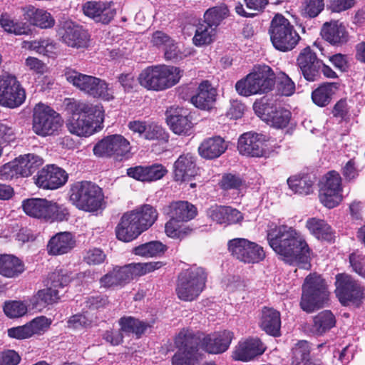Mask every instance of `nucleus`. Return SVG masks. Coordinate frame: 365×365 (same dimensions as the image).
I'll list each match as a JSON object with an SVG mask.
<instances>
[{"label":"nucleus","mask_w":365,"mask_h":365,"mask_svg":"<svg viewBox=\"0 0 365 365\" xmlns=\"http://www.w3.org/2000/svg\"><path fill=\"white\" fill-rule=\"evenodd\" d=\"M349 260L354 270L359 275L365 277V255L357 252L352 253Z\"/></svg>","instance_id":"obj_64"},{"label":"nucleus","mask_w":365,"mask_h":365,"mask_svg":"<svg viewBox=\"0 0 365 365\" xmlns=\"http://www.w3.org/2000/svg\"><path fill=\"white\" fill-rule=\"evenodd\" d=\"M120 330L125 334H135L138 336L141 335L150 327L144 322L140 321L133 317H123L119 319Z\"/></svg>","instance_id":"obj_50"},{"label":"nucleus","mask_w":365,"mask_h":365,"mask_svg":"<svg viewBox=\"0 0 365 365\" xmlns=\"http://www.w3.org/2000/svg\"><path fill=\"white\" fill-rule=\"evenodd\" d=\"M180 222L170 219L165 225V232L168 237L182 240L189 235L192 230Z\"/></svg>","instance_id":"obj_52"},{"label":"nucleus","mask_w":365,"mask_h":365,"mask_svg":"<svg viewBox=\"0 0 365 365\" xmlns=\"http://www.w3.org/2000/svg\"><path fill=\"white\" fill-rule=\"evenodd\" d=\"M259 326L268 334L279 336L281 327L280 313L273 308L264 307L261 311Z\"/></svg>","instance_id":"obj_36"},{"label":"nucleus","mask_w":365,"mask_h":365,"mask_svg":"<svg viewBox=\"0 0 365 365\" xmlns=\"http://www.w3.org/2000/svg\"><path fill=\"white\" fill-rule=\"evenodd\" d=\"M223 226L227 227L230 225L240 223L243 220L242 214L235 208L230 206H225Z\"/></svg>","instance_id":"obj_63"},{"label":"nucleus","mask_w":365,"mask_h":365,"mask_svg":"<svg viewBox=\"0 0 365 365\" xmlns=\"http://www.w3.org/2000/svg\"><path fill=\"white\" fill-rule=\"evenodd\" d=\"M321 35L324 40L334 46H342L349 40L346 27L338 20L325 22L322 26Z\"/></svg>","instance_id":"obj_26"},{"label":"nucleus","mask_w":365,"mask_h":365,"mask_svg":"<svg viewBox=\"0 0 365 365\" xmlns=\"http://www.w3.org/2000/svg\"><path fill=\"white\" fill-rule=\"evenodd\" d=\"M43 163V159L35 154L20 155L0 168V180H7L16 175L30 176Z\"/></svg>","instance_id":"obj_11"},{"label":"nucleus","mask_w":365,"mask_h":365,"mask_svg":"<svg viewBox=\"0 0 365 365\" xmlns=\"http://www.w3.org/2000/svg\"><path fill=\"white\" fill-rule=\"evenodd\" d=\"M51 319L41 316L34 318L29 323L8 329V335L11 338L25 339L34 335L43 334L50 327Z\"/></svg>","instance_id":"obj_22"},{"label":"nucleus","mask_w":365,"mask_h":365,"mask_svg":"<svg viewBox=\"0 0 365 365\" xmlns=\"http://www.w3.org/2000/svg\"><path fill=\"white\" fill-rule=\"evenodd\" d=\"M39 290L33 297L35 306H45L57 302L60 299L59 290L53 289L49 286Z\"/></svg>","instance_id":"obj_53"},{"label":"nucleus","mask_w":365,"mask_h":365,"mask_svg":"<svg viewBox=\"0 0 365 365\" xmlns=\"http://www.w3.org/2000/svg\"><path fill=\"white\" fill-rule=\"evenodd\" d=\"M117 238L128 242L135 239L142 232L129 212L125 213L115 229Z\"/></svg>","instance_id":"obj_35"},{"label":"nucleus","mask_w":365,"mask_h":365,"mask_svg":"<svg viewBox=\"0 0 365 365\" xmlns=\"http://www.w3.org/2000/svg\"><path fill=\"white\" fill-rule=\"evenodd\" d=\"M69 200L78 209L91 212L103 207L104 195L99 186L89 181H81L71 185Z\"/></svg>","instance_id":"obj_5"},{"label":"nucleus","mask_w":365,"mask_h":365,"mask_svg":"<svg viewBox=\"0 0 365 365\" xmlns=\"http://www.w3.org/2000/svg\"><path fill=\"white\" fill-rule=\"evenodd\" d=\"M200 338L198 346L209 354H218L227 351L234 337L233 332L229 330H223L214 332L201 337L199 334H195Z\"/></svg>","instance_id":"obj_17"},{"label":"nucleus","mask_w":365,"mask_h":365,"mask_svg":"<svg viewBox=\"0 0 365 365\" xmlns=\"http://www.w3.org/2000/svg\"><path fill=\"white\" fill-rule=\"evenodd\" d=\"M68 180L65 170L53 165H46L37 173L35 182L43 189L55 190L63 186Z\"/></svg>","instance_id":"obj_18"},{"label":"nucleus","mask_w":365,"mask_h":365,"mask_svg":"<svg viewBox=\"0 0 365 365\" xmlns=\"http://www.w3.org/2000/svg\"><path fill=\"white\" fill-rule=\"evenodd\" d=\"M310 348L306 341H299L292 349L293 365H299L302 361L307 360L309 356Z\"/></svg>","instance_id":"obj_61"},{"label":"nucleus","mask_w":365,"mask_h":365,"mask_svg":"<svg viewBox=\"0 0 365 365\" xmlns=\"http://www.w3.org/2000/svg\"><path fill=\"white\" fill-rule=\"evenodd\" d=\"M23 262L13 255L0 254V274L7 278H15L24 272Z\"/></svg>","instance_id":"obj_37"},{"label":"nucleus","mask_w":365,"mask_h":365,"mask_svg":"<svg viewBox=\"0 0 365 365\" xmlns=\"http://www.w3.org/2000/svg\"><path fill=\"white\" fill-rule=\"evenodd\" d=\"M227 9L225 6H215L209 9L204 15V24H207L212 27H216L227 14Z\"/></svg>","instance_id":"obj_59"},{"label":"nucleus","mask_w":365,"mask_h":365,"mask_svg":"<svg viewBox=\"0 0 365 365\" xmlns=\"http://www.w3.org/2000/svg\"><path fill=\"white\" fill-rule=\"evenodd\" d=\"M75 245L76 241L71 232H59L49 240L47 251L51 255H61L70 252Z\"/></svg>","instance_id":"obj_32"},{"label":"nucleus","mask_w":365,"mask_h":365,"mask_svg":"<svg viewBox=\"0 0 365 365\" xmlns=\"http://www.w3.org/2000/svg\"><path fill=\"white\" fill-rule=\"evenodd\" d=\"M126 265L115 267L110 272L103 275L99 282L101 287L108 289L123 286L131 280Z\"/></svg>","instance_id":"obj_38"},{"label":"nucleus","mask_w":365,"mask_h":365,"mask_svg":"<svg viewBox=\"0 0 365 365\" xmlns=\"http://www.w3.org/2000/svg\"><path fill=\"white\" fill-rule=\"evenodd\" d=\"M163 212L170 219L179 222H187L197 215L195 207L187 201L173 202L163 207Z\"/></svg>","instance_id":"obj_31"},{"label":"nucleus","mask_w":365,"mask_h":365,"mask_svg":"<svg viewBox=\"0 0 365 365\" xmlns=\"http://www.w3.org/2000/svg\"><path fill=\"white\" fill-rule=\"evenodd\" d=\"M337 89V84L335 83H327L321 85L312 93L313 102L321 107L325 106L331 101L332 95Z\"/></svg>","instance_id":"obj_47"},{"label":"nucleus","mask_w":365,"mask_h":365,"mask_svg":"<svg viewBox=\"0 0 365 365\" xmlns=\"http://www.w3.org/2000/svg\"><path fill=\"white\" fill-rule=\"evenodd\" d=\"M140 85L147 90L161 91L163 90L158 66H151L143 69L138 78Z\"/></svg>","instance_id":"obj_40"},{"label":"nucleus","mask_w":365,"mask_h":365,"mask_svg":"<svg viewBox=\"0 0 365 365\" xmlns=\"http://www.w3.org/2000/svg\"><path fill=\"white\" fill-rule=\"evenodd\" d=\"M26 99V92L16 77L9 73L0 75V106L9 108L20 106Z\"/></svg>","instance_id":"obj_12"},{"label":"nucleus","mask_w":365,"mask_h":365,"mask_svg":"<svg viewBox=\"0 0 365 365\" xmlns=\"http://www.w3.org/2000/svg\"><path fill=\"white\" fill-rule=\"evenodd\" d=\"M324 0H304L301 14L306 18H314L324 10Z\"/></svg>","instance_id":"obj_56"},{"label":"nucleus","mask_w":365,"mask_h":365,"mask_svg":"<svg viewBox=\"0 0 365 365\" xmlns=\"http://www.w3.org/2000/svg\"><path fill=\"white\" fill-rule=\"evenodd\" d=\"M227 149V144L220 136L205 139L198 148L200 155L205 159H214L220 157Z\"/></svg>","instance_id":"obj_33"},{"label":"nucleus","mask_w":365,"mask_h":365,"mask_svg":"<svg viewBox=\"0 0 365 365\" xmlns=\"http://www.w3.org/2000/svg\"><path fill=\"white\" fill-rule=\"evenodd\" d=\"M277 88L279 94L290 96L295 92L294 82L284 73H279L275 78Z\"/></svg>","instance_id":"obj_58"},{"label":"nucleus","mask_w":365,"mask_h":365,"mask_svg":"<svg viewBox=\"0 0 365 365\" xmlns=\"http://www.w3.org/2000/svg\"><path fill=\"white\" fill-rule=\"evenodd\" d=\"M267 238L272 249L287 263L302 264L300 267L309 269L310 249L304 236L293 227L271 223Z\"/></svg>","instance_id":"obj_1"},{"label":"nucleus","mask_w":365,"mask_h":365,"mask_svg":"<svg viewBox=\"0 0 365 365\" xmlns=\"http://www.w3.org/2000/svg\"><path fill=\"white\" fill-rule=\"evenodd\" d=\"M199 337L189 329H182L175 339L177 352L172 359L173 365H194L199 359Z\"/></svg>","instance_id":"obj_9"},{"label":"nucleus","mask_w":365,"mask_h":365,"mask_svg":"<svg viewBox=\"0 0 365 365\" xmlns=\"http://www.w3.org/2000/svg\"><path fill=\"white\" fill-rule=\"evenodd\" d=\"M145 131L141 138L148 140H165L167 138L164 129L155 123L147 121Z\"/></svg>","instance_id":"obj_60"},{"label":"nucleus","mask_w":365,"mask_h":365,"mask_svg":"<svg viewBox=\"0 0 365 365\" xmlns=\"http://www.w3.org/2000/svg\"><path fill=\"white\" fill-rule=\"evenodd\" d=\"M227 247L231 255L244 263H258L265 257L261 246L245 238L230 240Z\"/></svg>","instance_id":"obj_14"},{"label":"nucleus","mask_w":365,"mask_h":365,"mask_svg":"<svg viewBox=\"0 0 365 365\" xmlns=\"http://www.w3.org/2000/svg\"><path fill=\"white\" fill-rule=\"evenodd\" d=\"M58 33L68 46L81 48L87 46V33L71 20L61 21Z\"/></svg>","instance_id":"obj_19"},{"label":"nucleus","mask_w":365,"mask_h":365,"mask_svg":"<svg viewBox=\"0 0 365 365\" xmlns=\"http://www.w3.org/2000/svg\"><path fill=\"white\" fill-rule=\"evenodd\" d=\"M0 26L5 32L16 36L29 35L31 31L26 22L15 21L8 14L1 15Z\"/></svg>","instance_id":"obj_45"},{"label":"nucleus","mask_w":365,"mask_h":365,"mask_svg":"<svg viewBox=\"0 0 365 365\" xmlns=\"http://www.w3.org/2000/svg\"><path fill=\"white\" fill-rule=\"evenodd\" d=\"M66 80L75 87L91 96L95 86V76L78 73L74 70H68L65 73Z\"/></svg>","instance_id":"obj_42"},{"label":"nucleus","mask_w":365,"mask_h":365,"mask_svg":"<svg viewBox=\"0 0 365 365\" xmlns=\"http://www.w3.org/2000/svg\"><path fill=\"white\" fill-rule=\"evenodd\" d=\"M297 64L307 81H317L322 61L317 58L316 53L310 47L307 46L299 52L297 58Z\"/></svg>","instance_id":"obj_20"},{"label":"nucleus","mask_w":365,"mask_h":365,"mask_svg":"<svg viewBox=\"0 0 365 365\" xmlns=\"http://www.w3.org/2000/svg\"><path fill=\"white\" fill-rule=\"evenodd\" d=\"M22 11L24 20L32 26L46 29L52 28L55 24L52 15L43 9L29 5L22 8Z\"/></svg>","instance_id":"obj_29"},{"label":"nucleus","mask_w":365,"mask_h":365,"mask_svg":"<svg viewBox=\"0 0 365 365\" xmlns=\"http://www.w3.org/2000/svg\"><path fill=\"white\" fill-rule=\"evenodd\" d=\"M135 221L141 232L150 228L157 220L158 213L156 209L150 205H143L129 212Z\"/></svg>","instance_id":"obj_34"},{"label":"nucleus","mask_w":365,"mask_h":365,"mask_svg":"<svg viewBox=\"0 0 365 365\" xmlns=\"http://www.w3.org/2000/svg\"><path fill=\"white\" fill-rule=\"evenodd\" d=\"M207 279V273L203 267L194 265L182 270L178 277V297L185 302L197 299L206 287Z\"/></svg>","instance_id":"obj_4"},{"label":"nucleus","mask_w":365,"mask_h":365,"mask_svg":"<svg viewBox=\"0 0 365 365\" xmlns=\"http://www.w3.org/2000/svg\"><path fill=\"white\" fill-rule=\"evenodd\" d=\"M62 125L61 115L50 106L42 103L35 106L32 129L36 135L42 137L56 135Z\"/></svg>","instance_id":"obj_10"},{"label":"nucleus","mask_w":365,"mask_h":365,"mask_svg":"<svg viewBox=\"0 0 365 365\" xmlns=\"http://www.w3.org/2000/svg\"><path fill=\"white\" fill-rule=\"evenodd\" d=\"M291 119V113L282 107H271V110H267L266 120L276 128L287 127Z\"/></svg>","instance_id":"obj_46"},{"label":"nucleus","mask_w":365,"mask_h":365,"mask_svg":"<svg viewBox=\"0 0 365 365\" xmlns=\"http://www.w3.org/2000/svg\"><path fill=\"white\" fill-rule=\"evenodd\" d=\"M3 310L9 318H19L25 315L28 311L27 305L21 301L5 302Z\"/></svg>","instance_id":"obj_55"},{"label":"nucleus","mask_w":365,"mask_h":365,"mask_svg":"<svg viewBox=\"0 0 365 365\" xmlns=\"http://www.w3.org/2000/svg\"><path fill=\"white\" fill-rule=\"evenodd\" d=\"M274 78V74L269 66L259 65L255 66L252 72L236 83L235 89L238 94L246 97L262 94L272 89Z\"/></svg>","instance_id":"obj_3"},{"label":"nucleus","mask_w":365,"mask_h":365,"mask_svg":"<svg viewBox=\"0 0 365 365\" xmlns=\"http://www.w3.org/2000/svg\"><path fill=\"white\" fill-rule=\"evenodd\" d=\"M83 11L96 22L103 24H108L116 14L112 1H88L83 6Z\"/></svg>","instance_id":"obj_24"},{"label":"nucleus","mask_w":365,"mask_h":365,"mask_svg":"<svg viewBox=\"0 0 365 365\" xmlns=\"http://www.w3.org/2000/svg\"><path fill=\"white\" fill-rule=\"evenodd\" d=\"M167 173V169L161 164L136 166L127 170V174L129 177L145 182L158 180L163 178Z\"/></svg>","instance_id":"obj_30"},{"label":"nucleus","mask_w":365,"mask_h":365,"mask_svg":"<svg viewBox=\"0 0 365 365\" xmlns=\"http://www.w3.org/2000/svg\"><path fill=\"white\" fill-rule=\"evenodd\" d=\"M189 114L187 109L178 106H170L167 109V123L173 133L178 135L188 133L192 125Z\"/></svg>","instance_id":"obj_23"},{"label":"nucleus","mask_w":365,"mask_h":365,"mask_svg":"<svg viewBox=\"0 0 365 365\" xmlns=\"http://www.w3.org/2000/svg\"><path fill=\"white\" fill-rule=\"evenodd\" d=\"M34 48L39 54L53 56L56 54V45L50 39H41L34 43Z\"/></svg>","instance_id":"obj_62"},{"label":"nucleus","mask_w":365,"mask_h":365,"mask_svg":"<svg viewBox=\"0 0 365 365\" xmlns=\"http://www.w3.org/2000/svg\"><path fill=\"white\" fill-rule=\"evenodd\" d=\"M336 279V294L341 303L346 304L362 297L361 287L349 275L339 274Z\"/></svg>","instance_id":"obj_21"},{"label":"nucleus","mask_w":365,"mask_h":365,"mask_svg":"<svg viewBox=\"0 0 365 365\" xmlns=\"http://www.w3.org/2000/svg\"><path fill=\"white\" fill-rule=\"evenodd\" d=\"M264 351L265 346L259 339L248 338L239 341L233 351L232 357L235 360L250 361L262 355Z\"/></svg>","instance_id":"obj_25"},{"label":"nucleus","mask_w":365,"mask_h":365,"mask_svg":"<svg viewBox=\"0 0 365 365\" xmlns=\"http://www.w3.org/2000/svg\"><path fill=\"white\" fill-rule=\"evenodd\" d=\"M237 149L243 155L265 156L269 152V138L260 133H243L239 138Z\"/></svg>","instance_id":"obj_15"},{"label":"nucleus","mask_w":365,"mask_h":365,"mask_svg":"<svg viewBox=\"0 0 365 365\" xmlns=\"http://www.w3.org/2000/svg\"><path fill=\"white\" fill-rule=\"evenodd\" d=\"M95 86H93L91 96L93 98H101L105 101H110L113 99V93L108 84L99 78L95 77Z\"/></svg>","instance_id":"obj_57"},{"label":"nucleus","mask_w":365,"mask_h":365,"mask_svg":"<svg viewBox=\"0 0 365 365\" xmlns=\"http://www.w3.org/2000/svg\"><path fill=\"white\" fill-rule=\"evenodd\" d=\"M269 34L273 46L282 52L294 49L301 39L294 26L281 14H276L272 18Z\"/></svg>","instance_id":"obj_6"},{"label":"nucleus","mask_w":365,"mask_h":365,"mask_svg":"<svg viewBox=\"0 0 365 365\" xmlns=\"http://www.w3.org/2000/svg\"><path fill=\"white\" fill-rule=\"evenodd\" d=\"M329 292L324 279L316 273L308 275L302 285L301 308L307 313L323 307L328 301Z\"/></svg>","instance_id":"obj_8"},{"label":"nucleus","mask_w":365,"mask_h":365,"mask_svg":"<svg viewBox=\"0 0 365 365\" xmlns=\"http://www.w3.org/2000/svg\"><path fill=\"white\" fill-rule=\"evenodd\" d=\"M289 188L294 193L307 195L313 192L314 182L308 175H294L287 180Z\"/></svg>","instance_id":"obj_44"},{"label":"nucleus","mask_w":365,"mask_h":365,"mask_svg":"<svg viewBox=\"0 0 365 365\" xmlns=\"http://www.w3.org/2000/svg\"><path fill=\"white\" fill-rule=\"evenodd\" d=\"M71 279V277L67 271L56 269L49 274L46 285L60 291L61 289L64 288L69 284Z\"/></svg>","instance_id":"obj_54"},{"label":"nucleus","mask_w":365,"mask_h":365,"mask_svg":"<svg viewBox=\"0 0 365 365\" xmlns=\"http://www.w3.org/2000/svg\"><path fill=\"white\" fill-rule=\"evenodd\" d=\"M319 200L329 209L338 206L344 199L342 180L339 173L329 171L322 178Z\"/></svg>","instance_id":"obj_13"},{"label":"nucleus","mask_w":365,"mask_h":365,"mask_svg":"<svg viewBox=\"0 0 365 365\" xmlns=\"http://www.w3.org/2000/svg\"><path fill=\"white\" fill-rule=\"evenodd\" d=\"M215 36L216 29L215 27L202 23L197 26L192 41L197 46L208 45L215 40Z\"/></svg>","instance_id":"obj_48"},{"label":"nucleus","mask_w":365,"mask_h":365,"mask_svg":"<svg viewBox=\"0 0 365 365\" xmlns=\"http://www.w3.org/2000/svg\"><path fill=\"white\" fill-rule=\"evenodd\" d=\"M336 318L329 310H324L313 317L311 331L317 335H323L336 325Z\"/></svg>","instance_id":"obj_41"},{"label":"nucleus","mask_w":365,"mask_h":365,"mask_svg":"<svg viewBox=\"0 0 365 365\" xmlns=\"http://www.w3.org/2000/svg\"><path fill=\"white\" fill-rule=\"evenodd\" d=\"M217 90L207 80L202 81L198 86L197 93L191 98V103L197 108L208 110L216 101Z\"/></svg>","instance_id":"obj_28"},{"label":"nucleus","mask_w":365,"mask_h":365,"mask_svg":"<svg viewBox=\"0 0 365 365\" xmlns=\"http://www.w3.org/2000/svg\"><path fill=\"white\" fill-rule=\"evenodd\" d=\"M166 246L159 241H151L133 248V252L135 255L143 257H153L163 254Z\"/></svg>","instance_id":"obj_51"},{"label":"nucleus","mask_w":365,"mask_h":365,"mask_svg":"<svg viewBox=\"0 0 365 365\" xmlns=\"http://www.w3.org/2000/svg\"><path fill=\"white\" fill-rule=\"evenodd\" d=\"M165 264L163 262H149L144 263H131L127 264L130 278L132 280L134 277H141L158 270L163 267Z\"/></svg>","instance_id":"obj_49"},{"label":"nucleus","mask_w":365,"mask_h":365,"mask_svg":"<svg viewBox=\"0 0 365 365\" xmlns=\"http://www.w3.org/2000/svg\"><path fill=\"white\" fill-rule=\"evenodd\" d=\"M71 115L66 128L70 133L78 137H88L103 128L104 110L101 104L74 101L70 104Z\"/></svg>","instance_id":"obj_2"},{"label":"nucleus","mask_w":365,"mask_h":365,"mask_svg":"<svg viewBox=\"0 0 365 365\" xmlns=\"http://www.w3.org/2000/svg\"><path fill=\"white\" fill-rule=\"evenodd\" d=\"M21 207L27 215L50 222L66 220L69 216V212L63 205L43 198L24 200Z\"/></svg>","instance_id":"obj_7"},{"label":"nucleus","mask_w":365,"mask_h":365,"mask_svg":"<svg viewBox=\"0 0 365 365\" xmlns=\"http://www.w3.org/2000/svg\"><path fill=\"white\" fill-rule=\"evenodd\" d=\"M130 150V142L121 135H111L100 140L93 149L98 157L124 156Z\"/></svg>","instance_id":"obj_16"},{"label":"nucleus","mask_w":365,"mask_h":365,"mask_svg":"<svg viewBox=\"0 0 365 365\" xmlns=\"http://www.w3.org/2000/svg\"><path fill=\"white\" fill-rule=\"evenodd\" d=\"M163 90L168 89L178 84L183 76V70L170 65H158Z\"/></svg>","instance_id":"obj_43"},{"label":"nucleus","mask_w":365,"mask_h":365,"mask_svg":"<svg viewBox=\"0 0 365 365\" xmlns=\"http://www.w3.org/2000/svg\"><path fill=\"white\" fill-rule=\"evenodd\" d=\"M306 228L317 239L322 241L331 242L334 237V233L331 226L322 219L309 218L305 225Z\"/></svg>","instance_id":"obj_39"},{"label":"nucleus","mask_w":365,"mask_h":365,"mask_svg":"<svg viewBox=\"0 0 365 365\" xmlns=\"http://www.w3.org/2000/svg\"><path fill=\"white\" fill-rule=\"evenodd\" d=\"M195 158L190 154H182L174 163V176L177 181H189L198 174Z\"/></svg>","instance_id":"obj_27"}]
</instances>
